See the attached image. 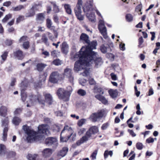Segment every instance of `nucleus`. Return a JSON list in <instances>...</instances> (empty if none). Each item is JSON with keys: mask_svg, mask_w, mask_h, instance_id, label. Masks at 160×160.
<instances>
[{"mask_svg": "<svg viewBox=\"0 0 160 160\" xmlns=\"http://www.w3.org/2000/svg\"><path fill=\"white\" fill-rule=\"evenodd\" d=\"M49 126L47 124H42L38 127V132L37 133L31 127L26 125L23 126L22 129L28 135L27 140L28 142L42 140L45 135H48L50 134Z\"/></svg>", "mask_w": 160, "mask_h": 160, "instance_id": "obj_1", "label": "nucleus"}, {"mask_svg": "<svg viewBox=\"0 0 160 160\" xmlns=\"http://www.w3.org/2000/svg\"><path fill=\"white\" fill-rule=\"evenodd\" d=\"M95 55L93 57L92 55H87L86 56L79 58V60L76 61L74 64V70L75 71H78L81 69L80 66L82 68H84L83 66H85V65L87 66H93L96 68L99 67L102 64L103 62L100 57H97V53L94 54Z\"/></svg>", "mask_w": 160, "mask_h": 160, "instance_id": "obj_2", "label": "nucleus"}, {"mask_svg": "<svg viewBox=\"0 0 160 160\" xmlns=\"http://www.w3.org/2000/svg\"><path fill=\"white\" fill-rule=\"evenodd\" d=\"M87 44L88 46L86 47H82L78 53L75 55L74 58H80L86 56L87 55H92L93 57H95V55L94 54L96 52L92 51V50L96 48V46L97 45V41H93L91 42L90 41Z\"/></svg>", "mask_w": 160, "mask_h": 160, "instance_id": "obj_3", "label": "nucleus"}, {"mask_svg": "<svg viewBox=\"0 0 160 160\" xmlns=\"http://www.w3.org/2000/svg\"><path fill=\"white\" fill-rule=\"evenodd\" d=\"M99 132L98 128L96 126L91 127L86 132L85 135L82 137L79 140L77 141L76 144L79 146L82 144L88 141L92 134H95Z\"/></svg>", "mask_w": 160, "mask_h": 160, "instance_id": "obj_4", "label": "nucleus"}, {"mask_svg": "<svg viewBox=\"0 0 160 160\" xmlns=\"http://www.w3.org/2000/svg\"><path fill=\"white\" fill-rule=\"evenodd\" d=\"M73 130L71 127L65 125L60 134V141L67 142L73 133Z\"/></svg>", "mask_w": 160, "mask_h": 160, "instance_id": "obj_5", "label": "nucleus"}, {"mask_svg": "<svg viewBox=\"0 0 160 160\" xmlns=\"http://www.w3.org/2000/svg\"><path fill=\"white\" fill-rule=\"evenodd\" d=\"M68 89L69 90H65L62 88H59L57 92L59 98L65 102L69 100L71 92L72 91V88L71 86H68Z\"/></svg>", "mask_w": 160, "mask_h": 160, "instance_id": "obj_6", "label": "nucleus"}, {"mask_svg": "<svg viewBox=\"0 0 160 160\" xmlns=\"http://www.w3.org/2000/svg\"><path fill=\"white\" fill-rule=\"evenodd\" d=\"M27 99H28L27 101L28 103L27 105V107L33 105L37 101L42 104H44L45 103V101L42 99V97L39 94H38L37 96L31 94L27 98Z\"/></svg>", "mask_w": 160, "mask_h": 160, "instance_id": "obj_7", "label": "nucleus"}, {"mask_svg": "<svg viewBox=\"0 0 160 160\" xmlns=\"http://www.w3.org/2000/svg\"><path fill=\"white\" fill-rule=\"evenodd\" d=\"M0 155L1 156H6L7 158H10L15 155V152L12 151H7L6 147L2 144H0Z\"/></svg>", "mask_w": 160, "mask_h": 160, "instance_id": "obj_8", "label": "nucleus"}, {"mask_svg": "<svg viewBox=\"0 0 160 160\" xmlns=\"http://www.w3.org/2000/svg\"><path fill=\"white\" fill-rule=\"evenodd\" d=\"M82 3V0H78L76 7L74 10L76 16L78 19L80 21L83 20V17L81 15Z\"/></svg>", "mask_w": 160, "mask_h": 160, "instance_id": "obj_9", "label": "nucleus"}, {"mask_svg": "<svg viewBox=\"0 0 160 160\" xmlns=\"http://www.w3.org/2000/svg\"><path fill=\"white\" fill-rule=\"evenodd\" d=\"M2 126L4 127L3 131L2 138L3 141L7 140V132L8 131L9 120L8 118H5L2 120Z\"/></svg>", "mask_w": 160, "mask_h": 160, "instance_id": "obj_10", "label": "nucleus"}, {"mask_svg": "<svg viewBox=\"0 0 160 160\" xmlns=\"http://www.w3.org/2000/svg\"><path fill=\"white\" fill-rule=\"evenodd\" d=\"M92 5L90 4L85 8H83V10L85 12H87L86 16L88 19L92 22H95L96 20L95 16L94 13L91 12L92 10Z\"/></svg>", "mask_w": 160, "mask_h": 160, "instance_id": "obj_11", "label": "nucleus"}, {"mask_svg": "<svg viewBox=\"0 0 160 160\" xmlns=\"http://www.w3.org/2000/svg\"><path fill=\"white\" fill-rule=\"evenodd\" d=\"M63 76L68 79L69 81L73 84L74 77L73 72L71 69L67 67L64 69Z\"/></svg>", "mask_w": 160, "mask_h": 160, "instance_id": "obj_12", "label": "nucleus"}, {"mask_svg": "<svg viewBox=\"0 0 160 160\" xmlns=\"http://www.w3.org/2000/svg\"><path fill=\"white\" fill-rule=\"evenodd\" d=\"M45 144L48 146H52L53 148H56L58 143L56 138L53 137H48L45 141Z\"/></svg>", "mask_w": 160, "mask_h": 160, "instance_id": "obj_13", "label": "nucleus"}, {"mask_svg": "<svg viewBox=\"0 0 160 160\" xmlns=\"http://www.w3.org/2000/svg\"><path fill=\"white\" fill-rule=\"evenodd\" d=\"M104 111L101 110L96 113H92L90 116V119L93 122H95L99 120L104 116Z\"/></svg>", "mask_w": 160, "mask_h": 160, "instance_id": "obj_14", "label": "nucleus"}, {"mask_svg": "<svg viewBox=\"0 0 160 160\" xmlns=\"http://www.w3.org/2000/svg\"><path fill=\"white\" fill-rule=\"evenodd\" d=\"M98 28L100 32L103 36V38L105 39H106L108 38L107 29L106 27L105 26L104 22L103 20H99Z\"/></svg>", "mask_w": 160, "mask_h": 160, "instance_id": "obj_15", "label": "nucleus"}, {"mask_svg": "<svg viewBox=\"0 0 160 160\" xmlns=\"http://www.w3.org/2000/svg\"><path fill=\"white\" fill-rule=\"evenodd\" d=\"M59 74L58 72H54L51 74L49 80L53 83H57L59 78Z\"/></svg>", "mask_w": 160, "mask_h": 160, "instance_id": "obj_16", "label": "nucleus"}, {"mask_svg": "<svg viewBox=\"0 0 160 160\" xmlns=\"http://www.w3.org/2000/svg\"><path fill=\"white\" fill-rule=\"evenodd\" d=\"M24 82H22L20 84V89L21 90V96L23 102H24L27 98V94L26 93L24 92V91L26 88V86H24Z\"/></svg>", "mask_w": 160, "mask_h": 160, "instance_id": "obj_17", "label": "nucleus"}, {"mask_svg": "<svg viewBox=\"0 0 160 160\" xmlns=\"http://www.w3.org/2000/svg\"><path fill=\"white\" fill-rule=\"evenodd\" d=\"M53 151L52 149L46 148L42 151V155L45 158H48L50 157L52 154Z\"/></svg>", "mask_w": 160, "mask_h": 160, "instance_id": "obj_18", "label": "nucleus"}, {"mask_svg": "<svg viewBox=\"0 0 160 160\" xmlns=\"http://www.w3.org/2000/svg\"><path fill=\"white\" fill-rule=\"evenodd\" d=\"M89 38V36L84 33H82L80 36V40L84 43H88L90 42Z\"/></svg>", "mask_w": 160, "mask_h": 160, "instance_id": "obj_19", "label": "nucleus"}, {"mask_svg": "<svg viewBox=\"0 0 160 160\" xmlns=\"http://www.w3.org/2000/svg\"><path fill=\"white\" fill-rule=\"evenodd\" d=\"M44 97L46 102L49 104L51 105L53 102L52 96L49 93H47L44 95Z\"/></svg>", "mask_w": 160, "mask_h": 160, "instance_id": "obj_20", "label": "nucleus"}, {"mask_svg": "<svg viewBox=\"0 0 160 160\" xmlns=\"http://www.w3.org/2000/svg\"><path fill=\"white\" fill-rule=\"evenodd\" d=\"M7 108L5 106H2L0 107V116L5 117L7 115Z\"/></svg>", "mask_w": 160, "mask_h": 160, "instance_id": "obj_21", "label": "nucleus"}, {"mask_svg": "<svg viewBox=\"0 0 160 160\" xmlns=\"http://www.w3.org/2000/svg\"><path fill=\"white\" fill-rule=\"evenodd\" d=\"M15 57L18 59H22L23 58V55L21 51L17 50L14 52Z\"/></svg>", "mask_w": 160, "mask_h": 160, "instance_id": "obj_22", "label": "nucleus"}, {"mask_svg": "<svg viewBox=\"0 0 160 160\" xmlns=\"http://www.w3.org/2000/svg\"><path fill=\"white\" fill-rule=\"evenodd\" d=\"M68 46L66 42H63L62 44L61 50L62 52L66 54L68 52Z\"/></svg>", "mask_w": 160, "mask_h": 160, "instance_id": "obj_23", "label": "nucleus"}, {"mask_svg": "<svg viewBox=\"0 0 160 160\" xmlns=\"http://www.w3.org/2000/svg\"><path fill=\"white\" fill-rule=\"evenodd\" d=\"M68 150V148L67 147H63L62 150L58 153V155L62 157L65 156L67 154Z\"/></svg>", "mask_w": 160, "mask_h": 160, "instance_id": "obj_24", "label": "nucleus"}, {"mask_svg": "<svg viewBox=\"0 0 160 160\" xmlns=\"http://www.w3.org/2000/svg\"><path fill=\"white\" fill-rule=\"evenodd\" d=\"M27 158L28 160H38L39 156L37 154H29L27 156Z\"/></svg>", "mask_w": 160, "mask_h": 160, "instance_id": "obj_25", "label": "nucleus"}, {"mask_svg": "<svg viewBox=\"0 0 160 160\" xmlns=\"http://www.w3.org/2000/svg\"><path fill=\"white\" fill-rule=\"evenodd\" d=\"M52 22L51 19L48 18L46 20V25L47 28L50 30H54L55 29V27L52 26Z\"/></svg>", "mask_w": 160, "mask_h": 160, "instance_id": "obj_26", "label": "nucleus"}, {"mask_svg": "<svg viewBox=\"0 0 160 160\" xmlns=\"http://www.w3.org/2000/svg\"><path fill=\"white\" fill-rule=\"evenodd\" d=\"M47 65L42 63H38L36 65L37 70L39 71H42Z\"/></svg>", "mask_w": 160, "mask_h": 160, "instance_id": "obj_27", "label": "nucleus"}, {"mask_svg": "<svg viewBox=\"0 0 160 160\" xmlns=\"http://www.w3.org/2000/svg\"><path fill=\"white\" fill-rule=\"evenodd\" d=\"M45 17L43 14L41 13L37 15L36 19L40 23H42Z\"/></svg>", "mask_w": 160, "mask_h": 160, "instance_id": "obj_28", "label": "nucleus"}, {"mask_svg": "<svg viewBox=\"0 0 160 160\" xmlns=\"http://www.w3.org/2000/svg\"><path fill=\"white\" fill-rule=\"evenodd\" d=\"M21 120L19 117L15 116L12 120V123L15 125H18L21 122Z\"/></svg>", "mask_w": 160, "mask_h": 160, "instance_id": "obj_29", "label": "nucleus"}, {"mask_svg": "<svg viewBox=\"0 0 160 160\" xmlns=\"http://www.w3.org/2000/svg\"><path fill=\"white\" fill-rule=\"evenodd\" d=\"M109 48V46L107 44L106 46H105L104 44H103L100 47V49L103 53H106L108 51V49Z\"/></svg>", "mask_w": 160, "mask_h": 160, "instance_id": "obj_30", "label": "nucleus"}, {"mask_svg": "<svg viewBox=\"0 0 160 160\" xmlns=\"http://www.w3.org/2000/svg\"><path fill=\"white\" fill-rule=\"evenodd\" d=\"M64 7L67 13L69 14H71L72 11L70 5L68 4H65Z\"/></svg>", "mask_w": 160, "mask_h": 160, "instance_id": "obj_31", "label": "nucleus"}, {"mask_svg": "<svg viewBox=\"0 0 160 160\" xmlns=\"http://www.w3.org/2000/svg\"><path fill=\"white\" fill-rule=\"evenodd\" d=\"M42 40L46 45L48 46L49 45V44L48 41V39L45 34H43L42 35Z\"/></svg>", "mask_w": 160, "mask_h": 160, "instance_id": "obj_32", "label": "nucleus"}, {"mask_svg": "<svg viewBox=\"0 0 160 160\" xmlns=\"http://www.w3.org/2000/svg\"><path fill=\"white\" fill-rule=\"evenodd\" d=\"M108 92L110 96L112 98H114L117 97V93L115 90L111 89L108 91Z\"/></svg>", "mask_w": 160, "mask_h": 160, "instance_id": "obj_33", "label": "nucleus"}, {"mask_svg": "<svg viewBox=\"0 0 160 160\" xmlns=\"http://www.w3.org/2000/svg\"><path fill=\"white\" fill-rule=\"evenodd\" d=\"M85 65V66H83V67L84 68H82V67H81V66H80V67L81 68V69L80 70H81L82 69H85V70H84V71L83 72L82 74V75L83 76H88L89 74V70H88V69H86V66L85 64H84ZM79 70L78 71H79Z\"/></svg>", "mask_w": 160, "mask_h": 160, "instance_id": "obj_34", "label": "nucleus"}, {"mask_svg": "<svg viewBox=\"0 0 160 160\" xmlns=\"http://www.w3.org/2000/svg\"><path fill=\"white\" fill-rule=\"evenodd\" d=\"M35 14V12H34V11L31 8L30 9L29 11L28 12L26 13V17H32L34 16Z\"/></svg>", "mask_w": 160, "mask_h": 160, "instance_id": "obj_35", "label": "nucleus"}, {"mask_svg": "<svg viewBox=\"0 0 160 160\" xmlns=\"http://www.w3.org/2000/svg\"><path fill=\"white\" fill-rule=\"evenodd\" d=\"M126 19L128 22H131L133 21V17L130 14H127L126 15Z\"/></svg>", "mask_w": 160, "mask_h": 160, "instance_id": "obj_36", "label": "nucleus"}, {"mask_svg": "<svg viewBox=\"0 0 160 160\" xmlns=\"http://www.w3.org/2000/svg\"><path fill=\"white\" fill-rule=\"evenodd\" d=\"M113 154V152L112 151H108L106 150L105 151L104 153V157L105 159L108 158V156L110 155L111 157H112Z\"/></svg>", "mask_w": 160, "mask_h": 160, "instance_id": "obj_37", "label": "nucleus"}, {"mask_svg": "<svg viewBox=\"0 0 160 160\" xmlns=\"http://www.w3.org/2000/svg\"><path fill=\"white\" fill-rule=\"evenodd\" d=\"M98 153V150H96L90 156V158L92 160H94L96 159V156Z\"/></svg>", "mask_w": 160, "mask_h": 160, "instance_id": "obj_38", "label": "nucleus"}, {"mask_svg": "<svg viewBox=\"0 0 160 160\" xmlns=\"http://www.w3.org/2000/svg\"><path fill=\"white\" fill-rule=\"evenodd\" d=\"M62 63V61L59 59H55L52 62V63L56 66L60 65H61Z\"/></svg>", "mask_w": 160, "mask_h": 160, "instance_id": "obj_39", "label": "nucleus"}, {"mask_svg": "<svg viewBox=\"0 0 160 160\" xmlns=\"http://www.w3.org/2000/svg\"><path fill=\"white\" fill-rule=\"evenodd\" d=\"M78 94L81 96H83L86 94V91L82 89H79L78 91Z\"/></svg>", "mask_w": 160, "mask_h": 160, "instance_id": "obj_40", "label": "nucleus"}, {"mask_svg": "<svg viewBox=\"0 0 160 160\" xmlns=\"http://www.w3.org/2000/svg\"><path fill=\"white\" fill-rule=\"evenodd\" d=\"M51 3L52 4L53 6V11L55 13L58 12H59V10L58 7L56 5L55 3L52 2H51Z\"/></svg>", "mask_w": 160, "mask_h": 160, "instance_id": "obj_41", "label": "nucleus"}, {"mask_svg": "<svg viewBox=\"0 0 160 160\" xmlns=\"http://www.w3.org/2000/svg\"><path fill=\"white\" fill-rule=\"evenodd\" d=\"M86 121L85 119H81L78 121V125L79 127H81L85 123Z\"/></svg>", "mask_w": 160, "mask_h": 160, "instance_id": "obj_42", "label": "nucleus"}, {"mask_svg": "<svg viewBox=\"0 0 160 160\" xmlns=\"http://www.w3.org/2000/svg\"><path fill=\"white\" fill-rule=\"evenodd\" d=\"M12 15L11 14H9L6 15L5 17L2 19V21L3 22L5 23L9 19L11 18Z\"/></svg>", "mask_w": 160, "mask_h": 160, "instance_id": "obj_43", "label": "nucleus"}, {"mask_svg": "<svg viewBox=\"0 0 160 160\" xmlns=\"http://www.w3.org/2000/svg\"><path fill=\"white\" fill-rule=\"evenodd\" d=\"M8 54V52L5 51L4 52L3 54L1 56L3 62H1V64H2L4 61L6 60Z\"/></svg>", "mask_w": 160, "mask_h": 160, "instance_id": "obj_44", "label": "nucleus"}, {"mask_svg": "<svg viewBox=\"0 0 160 160\" xmlns=\"http://www.w3.org/2000/svg\"><path fill=\"white\" fill-rule=\"evenodd\" d=\"M24 8V7L22 5H19L16 7L13 8V10L14 11H19Z\"/></svg>", "mask_w": 160, "mask_h": 160, "instance_id": "obj_45", "label": "nucleus"}, {"mask_svg": "<svg viewBox=\"0 0 160 160\" xmlns=\"http://www.w3.org/2000/svg\"><path fill=\"white\" fill-rule=\"evenodd\" d=\"M94 90H95V92H96V90L97 92L96 93H98L100 94H103L104 93V91L103 89L101 88H94Z\"/></svg>", "mask_w": 160, "mask_h": 160, "instance_id": "obj_46", "label": "nucleus"}, {"mask_svg": "<svg viewBox=\"0 0 160 160\" xmlns=\"http://www.w3.org/2000/svg\"><path fill=\"white\" fill-rule=\"evenodd\" d=\"M22 46L24 49H28L29 47V42L28 41L24 42L22 44Z\"/></svg>", "mask_w": 160, "mask_h": 160, "instance_id": "obj_47", "label": "nucleus"}, {"mask_svg": "<svg viewBox=\"0 0 160 160\" xmlns=\"http://www.w3.org/2000/svg\"><path fill=\"white\" fill-rule=\"evenodd\" d=\"M24 19V17L23 16H19L17 19L16 22L17 23L20 22L21 21H22Z\"/></svg>", "mask_w": 160, "mask_h": 160, "instance_id": "obj_48", "label": "nucleus"}, {"mask_svg": "<svg viewBox=\"0 0 160 160\" xmlns=\"http://www.w3.org/2000/svg\"><path fill=\"white\" fill-rule=\"evenodd\" d=\"M136 147L137 149L141 150L143 148V144L140 142H138L137 143Z\"/></svg>", "mask_w": 160, "mask_h": 160, "instance_id": "obj_49", "label": "nucleus"}, {"mask_svg": "<svg viewBox=\"0 0 160 160\" xmlns=\"http://www.w3.org/2000/svg\"><path fill=\"white\" fill-rule=\"evenodd\" d=\"M46 34L48 36V37L50 40L52 41H54V38L51 33L49 32H47Z\"/></svg>", "mask_w": 160, "mask_h": 160, "instance_id": "obj_50", "label": "nucleus"}, {"mask_svg": "<svg viewBox=\"0 0 160 160\" xmlns=\"http://www.w3.org/2000/svg\"><path fill=\"white\" fill-rule=\"evenodd\" d=\"M42 84V82L40 81L38 83H35L34 84V86L36 88H41Z\"/></svg>", "mask_w": 160, "mask_h": 160, "instance_id": "obj_51", "label": "nucleus"}, {"mask_svg": "<svg viewBox=\"0 0 160 160\" xmlns=\"http://www.w3.org/2000/svg\"><path fill=\"white\" fill-rule=\"evenodd\" d=\"M39 5L37 4H35L32 6V8L35 12L37 11H38L39 9Z\"/></svg>", "mask_w": 160, "mask_h": 160, "instance_id": "obj_52", "label": "nucleus"}, {"mask_svg": "<svg viewBox=\"0 0 160 160\" xmlns=\"http://www.w3.org/2000/svg\"><path fill=\"white\" fill-rule=\"evenodd\" d=\"M119 48L122 51H124L125 50V44L122 42L121 43L119 44Z\"/></svg>", "mask_w": 160, "mask_h": 160, "instance_id": "obj_53", "label": "nucleus"}, {"mask_svg": "<svg viewBox=\"0 0 160 160\" xmlns=\"http://www.w3.org/2000/svg\"><path fill=\"white\" fill-rule=\"evenodd\" d=\"M143 42V39L142 37H141L139 39V45L138 46L139 47L141 48L142 47V45Z\"/></svg>", "mask_w": 160, "mask_h": 160, "instance_id": "obj_54", "label": "nucleus"}, {"mask_svg": "<svg viewBox=\"0 0 160 160\" xmlns=\"http://www.w3.org/2000/svg\"><path fill=\"white\" fill-rule=\"evenodd\" d=\"M28 37L26 36H23L22 37L19 39V42H26L27 40Z\"/></svg>", "mask_w": 160, "mask_h": 160, "instance_id": "obj_55", "label": "nucleus"}, {"mask_svg": "<svg viewBox=\"0 0 160 160\" xmlns=\"http://www.w3.org/2000/svg\"><path fill=\"white\" fill-rule=\"evenodd\" d=\"M16 82V79L14 78H12L11 79V82L10 83V86L11 87H13Z\"/></svg>", "mask_w": 160, "mask_h": 160, "instance_id": "obj_56", "label": "nucleus"}, {"mask_svg": "<svg viewBox=\"0 0 160 160\" xmlns=\"http://www.w3.org/2000/svg\"><path fill=\"white\" fill-rule=\"evenodd\" d=\"M22 111V109L20 108L16 109L14 112V115H17L19 114Z\"/></svg>", "mask_w": 160, "mask_h": 160, "instance_id": "obj_57", "label": "nucleus"}, {"mask_svg": "<svg viewBox=\"0 0 160 160\" xmlns=\"http://www.w3.org/2000/svg\"><path fill=\"white\" fill-rule=\"evenodd\" d=\"M109 124L108 123H106L102 124L101 127V129L102 130L106 129L109 126Z\"/></svg>", "mask_w": 160, "mask_h": 160, "instance_id": "obj_58", "label": "nucleus"}, {"mask_svg": "<svg viewBox=\"0 0 160 160\" xmlns=\"http://www.w3.org/2000/svg\"><path fill=\"white\" fill-rule=\"evenodd\" d=\"M79 82L80 84L83 86L84 84L86 82V80L84 78H80Z\"/></svg>", "mask_w": 160, "mask_h": 160, "instance_id": "obj_59", "label": "nucleus"}, {"mask_svg": "<svg viewBox=\"0 0 160 160\" xmlns=\"http://www.w3.org/2000/svg\"><path fill=\"white\" fill-rule=\"evenodd\" d=\"M53 20L56 23L58 24V18L57 15H53Z\"/></svg>", "mask_w": 160, "mask_h": 160, "instance_id": "obj_60", "label": "nucleus"}, {"mask_svg": "<svg viewBox=\"0 0 160 160\" xmlns=\"http://www.w3.org/2000/svg\"><path fill=\"white\" fill-rule=\"evenodd\" d=\"M154 141V139L153 138L150 137L148 139H147L146 140V142L147 143H152Z\"/></svg>", "mask_w": 160, "mask_h": 160, "instance_id": "obj_61", "label": "nucleus"}, {"mask_svg": "<svg viewBox=\"0 0 160 160\" xmlns=\"http://www.w3.org/2000/svg\"><path fill=\"white\" fill-rule=\"evenodd\" d=\"M89 83L91 85H94L95 83V82L94 79L91 78H90L89 79Z\"/></svg>", "mask_w": 160, "mask_h": 160, "instance_id": "obj_62", "label": "nucleus"}, {"mask_svg": "<svg viewBox=\"0 0 160 160\" xmlns=\"http://www.w3.org/2000/svg\"><path fill=\"white\" fill-rule=\"evenodd\" d=\"M86 131V129L84 128H82L80 129L78 131V134L79 135H81L83 134Z\"/></svg>", "mask_w": 160, "mask_h": 160, "instance_id": "obj_63", "label": "nucleus"}, {"mask_svg": "<svg viewBox=\"0 0 160 160\" xmlns=\"http://www.w3.org/2000/svg\"><path fill=\"white\" fill-rule=\"evenodd\" d=\"M5 42L6 45L10 46L12 43V41L11 40L7 39L5 41Z\"/></svg>", "mask_w": 160, "mask_h": 160, "instance_id": "obj_64", "label": "nucleus"}]
</instances>
